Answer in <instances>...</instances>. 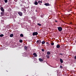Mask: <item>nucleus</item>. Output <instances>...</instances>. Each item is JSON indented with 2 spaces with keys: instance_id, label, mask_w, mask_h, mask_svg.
Here are the masks:
<instances>
[{
  "instance_id": "f257e3e1",
  "label": "nucleus",
  "mask_w": 76,
  "mask_h": 76,
  "mask_svg": "<svg viewBox=\"0 0 76 76\" xmlns=\"http://www.w3.org/2000/svg\"><path fill=\"white\" fill-rule=\"evenodd\" d=\"M58 29L60 32H61L62 31V28L61 27H58Z\"/></svg>"
},
{
  "instance_id": "f03ea898",
  "label": "nucleus",
  "mask_w": 76,
  "mask_h": 76,
  "mask_svg": "<svg viewBox=\"0 0 76 76\" xmlns=\"http://www.w3.org/2000/svg\"><path fill=\"white\" fill-rule=\"evenodd\" d=\"M38 35V32H34L33 33V35L34 36L35 35Z\"/></svg>"
},
{
  "instance_id": "7ed1b4c3",
  "label": "nucleus",
  "mask_w": 76,
  "mask_h": 76,
  "mask_svg": "<svg viewBox=\"0 0 76 76\" xmlns=\"http://www.w3.org/2000/svg\"><path fill=\"white\" fill-rule=\"evenodd\" d=\"M18 13L19 14L20 16H22V13L21 12H19Z\"/></svg>"
},
{
  "instance_id": "20e7f679",
  "label": "nucleus",
  "mask_w": 76,
  "mask_h": 76,
  "mask_svg": "<svg viewBox=\"0 0 76 76\" xmlns=\"http://www.w3.org/2000/svg\"><path fill=\"white\" fill-rule=\"evenodd\" d=\"M4 13L3 12H2L1 13V16H3L4 15Z\"/></svg>"
},
{
  "instance_id": "39448f33",
  "label": "nucleus",
  "mask_w": 76,
  "mask_h": 76,
  "mask_svg": "<svg viewBox=\"0 0 76 76\" xmlns=\"http://www.w3.org/2000/svg\"><path fill=\"white\" fill-rule=\"evenodd\" d=\"M1 11H2V12H4V9L3 8V7H1Z\"/></svg>"
},
{
  "instance_id": "423d86ee",
  "label": "nucleus",
  "mask_w": 76,
  "mask_h": 76,
  "mask_svg": "<svg viewBox=\"0 0 76 76\" xmlns=\"http://www.w3.org/2000/svg\"><path fill=\"white\" fill-rule=\"evenodd\" d=\"M33 55V56H34L35 57H37V55L36 53H34Z\"/></svg>"
},
{
  "instance_id": "0eeeda50",
  "label": "nucleus",
  "mask_w": 76,
  "mask_h": 76,
  "mask_svg": "<svg viewBox=\"0 0 76 76\" xmlns=\"http://www.w3.org/2000/svg\"><path fill=\"white\" fill-rule=\"evenodd\" d=\"M45 5L46 6H50V4L48 3H45Z\"/></svg>"
},
{
  "instance_id": "6e6552de",
  "label": "nucleus",
  "mask_w": 76,
  "mask_h": 76,
  "mask_svg": "<svg viewBox=\"0 0 76 76\" xmlns=\"http://www.w3.org/2000/svg\"><path fill=\"white\" fill-rule=\"evenodd\" d=\"M56 47L58 48H60V45H57L56 46Z\"/></svg>"
},
{
  "instance_id": "1a4fd4ad",
  "label": "nucleus",
  "mask_w": 76,
  "mask_h": 76,
  "mask_svg": "<svg viewBox=\"0 0 76 76\" xmlns=\"http://www.w3.org/2000/svg\"><path fill=\"white\" fill-rule=\"evenodd\" d=\"M60 61L61 62V63H63V60L62 59H60Z\"/></svg>"
},
{
  "instance_id": "9d476101",
  "label": "nucleus",
  "mask_w": 76,
  "mask_h": 76,
  "mask_svg": "<svg viewBox=\"0 0 76 76\" xmlns=\"http://www.w3.org/2000/svg\"><path fill=\"white\" fill-rule=\"evenodd\" d=\"M39 60L40 61H43V60L41 58H39Z\"/></svg>"
},
{
  "instance_id": "9b49d317",
  "label": "nucleus",
  "mask_w": 76,
  "mask_h": 76,
  "mask_svg": "<svg viewBox=\"0 0 76 76\" xmlns=\"http://www.w3.org/2000/svg\"><path fill=\"white\" fill-rule=\"evenodd\" d=\"M42 3V2L41 1H38V3H39V4H40V3Z\"/></svg>"
},
{
  "instance_id": "f8f14e48",
  "label": "nucleus",
  "mask_w": 76,
  "mask_h": 76,
  "mask_svg": "<svg viewBox=\"0 0 76 76\" xmlns=\"http://www.w3.org/2000/svg\"><path fill=\"white\" fill-rule=\"evenodd\" d=\"M4 1L5 3H7L8 1L7 0H4Z\"/></svg>"
},
{
  "instance_id": "ddd939ff",
  "label": "nucleus",
  "mask_w": 76,
  "mask_h": 76,
  "mask_svg": "<svg viewBox=\"0 0 76 76\" xmlns=\"http://www.w3.org/2000/svg\"><path fill=\"white\" fill-rule=\"evenodd\" d=\"M42 44H45V41H43L42 42Z\"/></svg>"
},
{
  "instance_id": "4468645a",
  "label": "nucleus",
  "mask_w": 76,
  "mask_h": 76,
  "mask_svg": "<svg viewBox=\"0 0 76 76\" xmlns=\"http://www.w3.org/2000/svg\"><path fill=\"white\" fill-rule=\"evenodd\" d=\"M13 34H11L10 35V37H13Z\"/></svg>"
},
{
  "instance_id": "2eb2a0df",
  "label": "nucleus",
  "mask_w": 76,
  "mask_h": 76,
  "mask_svg": "<svg viewBox=\"0 0 76 76\" xmlns=\"http://www.w3.org/2000/svg\"><path fill=\"white\" fill-rule=\"evenodd\" d=\"M47 54H48V55H50V52H48L47 53Z\"/></svg>"
},
{
  "instance_id": "dca6fc26",
  "label": "nucleus",
  "mask_w": 76,
  "mask_h": 76,
  "mask_svg": "<svg viewBox=\"0 0 76 76\" xmlns=\"http://www.w3.org/2000/svg\"><path fill=\"white\" fill-rule=\"evenodd\" d=\"M4 36V35L3 34L0 35V37H3Z\"/></svg>"
},
{
  "instance_id": "f3484780",
  "label": "nucleus",
  "mask_w": 76,
  "mask_h": 76,
  "mask_svg": "<svg viewBox=\"0 0 76 76\" xmlns=\"http://www.w3.org/2000/svg\"><path fill=\"white\" fill-rule=\"evenodd\" d=\"M37 42H38L39 43H41V41L40 40H38Z\"/></svg>"
},
{
  "instance_id": "a211bd4d",
  "label": "nucleus",
  "mask_w": 76,
  "mask_h": 76,
  "mask_svg": "<svg viewBox=\"0 0 76 76\" xmlns=\"http://www.w3.org/2000/svg\"><path fill=\"white\" fill-rule=\"evenodd\" d=\"M34 4L35 5H37V4H38V2H35L34 3Z\"/></svg>"
},
{
  "instance_id": "6ab92c4d",
  "label": "nucleus",
  "mask_w": 76,
  "mask_h": 76,
  "mask_svg": "<svg viewBox=\"0 0 76 76\" xmlns=\"http://www.w3.org/2000/svg\"><path fill=\"white\" fill-rule=\"evenodd\" d=\"M20 37H23V34H20Z\"/></svg>"
},
{
  "instance_id": "aec40b11",
  "label": "nucleus",
  "mask_w": 76,
  "mask_h": 76,
  "mask_svg": "<svg viewBox=\"0 0 76 76\" xmlns=\"http://www.w3.org/2000/svg\"><path fill=\"white\" fill-rule=\"evenodd\" d=\"M46 56H47V58H49V56H48V55H47Z\"/></svg>"
},
{
  "instance_id": "412c9836",
  "label": "nucleus",
  "mask_w": 76,
  "mask_h": 76,
  "mask_svg": "<svg viewBox=\"0 0 76 76\" xmlns=\"http://www.w3.org/2000/svg\"><path fill=\"white\" fill-rule=\"evenodd\" d=\"M24 48L25 50H27V47H26V46H25Z\"/></svg>"
},
{
  "instance_id": "4be33fe9",
  "label": "nucleus",
  "mask_w": 76,
  "mask_h": 76,
  "mask_svg": "<svg viewBox=\"0 0 76 76\" xmlns=\"http://www.w3.org/2000/svg\"><path fill=\"white\" fill-rule=\"evenodd\" d=\"M38 25H39V26H41V24L39 23L38 24Z\"/></svg>"
},
{
  "instance_id": "5701e85b",
  "label": "nucleus",
  "mask_w": 76,
  "mask_h": 76,
  "mask_svg": "<svg viewBox=\"0 0 76 76\" xmlns=\"http://www.w3.org/2000/svg\"><path fill=\"white\" fill-rule=\"evenodd\" d=\"M54 44V43H53V42L52 43H51V45H53Z\"/></svg>"
},
{
  "instance_id": "b1692460",
  "label": "nucleus",
  "mask_w": 76,
  "mask_h": 76,
  "mask_svg": "<svg viewBox=\"0 0 76 76\" xmlns=\"http://www.w3.org/2000/svg\"><path fill=\"white\" fill-rule=\"evenodd\" d=\"M20 42H22V40H20Z\"/></svg>"
},
{
  "instance_id": "393cba45",
  "label": "nucleus",
  "mask_w": 76,
  "mask_h": 76,
  "mask_svg": "<svg viewBox=\"0 0 76 76\" xmlns=\"http://www.w3.org/2000/svg\"><path fill=\"white\" fill-rule=\"evenodd\" d=\"M42 51H44V49H42Z\"/></svg>"
},
{
  "instance_id": "a878e982",
  "label": "nucleus",
  "mask_w": 76,
  "mask_h": 76,
  "mask_svg": "<svg viewBox=\"0 0 76 76\" xmlns=\"http://www.w3.org/2000/svg\"><path fill=\"white\" fill-rule=\"evenodd\" d=\"M60 68H63V66H60Z\"/></svg>"
},
{
  "instance_id": "bb28decb",
  "label": "nucleus",
  "mask_w": 76,
  "mask_h": 76,
  "mask_svg": "<svg viewBox=\"0 0 76 76\" xmlns=\"http://www.w3.org/2000/svg\"><path fill=\"white\" fill-rule=\"evenodd\" d=\"M59 55H60L61 56H62L63 55L61 53H60Z\"/></svg>"
},
{
  "instance_id": "cd10ccee",
  "label": "nucleus",
  "mask_w": 76,
  "mask_h": 76,
  "mask_svg": "<svg viewBox=\"0 0 76 76\" xmlns=\"http://www.w3.org/2000/svg\"><path fill=\"white\" fill-rule=\"evenodd\" d=\"M75 59H76V56H75Z\"/></svg>"
},
{
  "instance_id": "c85d7f7f",
  "label": "nucleus",
  "mask_w": 76,
  "mask_h": 76,
  "mask_svg": "<svg viewBox=\"0 0 76 76\" xmlns=\"http://www.w3.org/2000/svg\"><path fill=\"white\" fill-rule=\"evenodd\" d=\"M55 22H57V21L56 20Z\"/></svg>"
},
{
  "instance_id": "c756f323",
  "label": "nucleus",
  "mask_w": 76,
  "mask_h": 76,
  "mask_svg": "<svg viewBox=\"0 0 76 76\" xmlns=\"http://www.w3.org/2000/svg\"><path fill=\"white\" fill-rule=\"evenodd\" d=\"M17 0H17V1H16V0H14V1H17Z\"/></svg>"
},
{
  "instance_id": "7c9ffc66",
  "label": "nucleus",
  "mask_w": 76,
  "mask_h": 76,
  "mask_svg": "<svg viewBox=\"0 0 76 76\" xmlns=\"http://www.w3.org/2000/svg\"><path fill=\"white\" fill-rule=\"evenodd\" d=\"M72 23H70V24H72Z\"/></svg>"
}]
</instances>
